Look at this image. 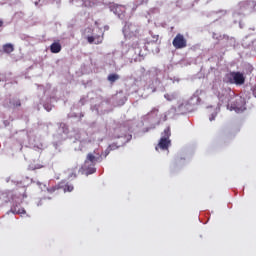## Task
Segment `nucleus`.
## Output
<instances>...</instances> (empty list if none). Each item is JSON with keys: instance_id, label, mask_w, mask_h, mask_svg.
Returning <instances> with one entry per match:
<instances>
[{"instance_id": "13", "label": "nucleus", "mask_w": 256, "mask_h": 256, "mask_svg": "<svg viewBox=\"0 0 256 256\" xmlns=\"http://www.w3.org/2000/svg\"><path fill=\"white\" fill-rule=\"evenodd\" d=\"M119 79V74H110L108 76V81H110V83H115V81H118Z\"/></svg>"}, {"instance_id": "12", "label": "nucleus", "mask_w": 256, "mask_h": 256, "mask_svg": "<svg viewBox=\"0 0 256 256\" xmlns=\"http://www.w3.org/2000/svg\"><path fill=\"white\" fill-rule=\"evenodd\" d=\"M12 213H14V215H25V213H27V211H25V208H18L14 207L11 209Z\"/></svg>"}, {"instance_id": "17", "label": "nucleus", "mask_w": 256, "mask_h": 256, "mask_svg": "<svg viewBox=\"0 0 256 256\" xmlns=\"http://www.w3.org/2000/svg\"><path fill=\"white\" fill-rule=\"evenodd\" d=\"M105 155H104V157H107V155H109V153H111V148H107L106 150H105Z\"/></svg>"}, {"instance_id": "15", "label": "nucleus", "mask_w": 256, "mask_h": 256, "mask_svg": "<svg viewBox=\"0 0 256 256\" xmlns=\"http://www.w3.org/2000/svg\"><path fill=\"white\" fill-rule=\"evenodd\" d=\"M149 3V0H136V6L139 7L141 5H147Z\"/></svg>"}, {"instance_id": "5", "label": "nucleus", "mask_w": 256, "mask_h": 256, "mask_svg": "<svg viewBox=\"0 0 256 256\" xmlns=\"http://www.w3.org/2000/svg\"><path fill=\"white\" fill-rule=\"evenodd\" d=\"M172 45L174 48L176 49H185V47H187V39L185 38V36L181 33H178L173 41H172Z\"/></svg>"}, {"instance_id": "11", "label": "nucleus", "mask_w": 256, "mask_h": 256, "mask_svg": "<svg viewBox=\"0 0 256 256\" xmlns=\"http://www.w3.org/2000/svg\"><path fill=\"white\" fill-rule=\"evenodd\" d=\"M3 51L4 53H13L15 51V47L13 46V44L8 43L3 45Z\"/></svg>"}, {"instance_id": "8", "label": "nucleus", "mask_w": 256, "mask_h": 256, "mask_svg": "<svg viewBox=\"0 0 256 256\" xmlns=\"http://www.w3.org/2000/svg\"><path fill=\"white\" fill-rule=\"evenodd\" d=\"M4 107H7L8 109H15V107H21V100L19 99H12L8 102H5Z\"/></svg>"}, {"instance_id": "18", "label": "nucleus", "mask_w": 256, "mask_h": 256, "mask_svg": "<svg viewBox=\"0 0 256 256\" xmlns=\"http://www.w3.org/2000/svg\"><path fill=\"white\" fill-rule=\"evenodd\" d=\"M57 187H52V188H50V189H48V191H49V193H53V192H55V191H57Z\"/></svg>"}, {"instance_id": "10", "label": "nucleus", "mask_w": 256, "mask_h": 256, "mask_svg": "<svg viewBox=\"0 0 256 256\" xmlns=\"http://www.w3.org/2000/svg\"><path fill=\"white\" fill-rule=\"evenodd\" d=\"M60 189H63L64 193H71L73 189H75V187L73 186V184L67 182L66 184L61 183Z\"/></svg>"}, {"instance_id": "3", "label": "nucleus", "mask_w": 256, "mask_h": 256, "mask_svg": "<svg viewBox=\"0 0 256 256\" xmlns=\"http://www.w3.org/2000/svg\"><path fill=\"white\" fill-rule=\"evenodd\" d=\"M169 137H171V128L167 127L162 132V137L158 143V147L163 151H166L167 149H169V145H171V140H169Z\"/></svg>"}, {"instance_id": "2", "label": "nucleus", "mask_w": 256, "mask_h": 256, "mask_svg": "<svg viewBox=\"0 0 256 256\" xmlns=\"http://www.w3.org/2000/svg\"><path fill=\"white\" fill-rule=\"evenodd\" d=\"M97 155V156H95ZM101 154L94 151L93 153H89L86 157V160L84 162V169H86L88 175H93L97 169L95 168V164L97 163L98 159H100Z\"/></svg>"}, {"instance_id": "14", "label": "nucleus", "mask_w": 256, "mask_h": 256, "mask_svg": "<svg viewBox=\"0 0 256 256\" xmlns=\"http://www.w3.org/2000/svg\"><path fill=\"white\" fill-rule=\"evenodd\" d=\"M164 99L166 101H175V99H177V95L176 94H165Z\"/></svg>"}, {"instance_id": "20", "label": "nucleus", "mask_w": 256, "mask_h": 256, "mask_svg": "<svg viewBox=\"0 0 256 256\" xmlns=\"http://www.w3.org/2000/svg\"><path fill=\"white\" fill-rule=\"evenodd\" d=\"M85 31H88V33H91V28H87Z\"/></svg>"}, {"instance_id": "4", "label": "nucleus", "mask_w": 256, "mask_h": 256, "mask_svg": "<svg viewBox=\"0 0 256 256\" xmlns=\"http://www.w3.org/2000/svg\"><path fill=\"white\" fill-rule=\"evenodd\" d=\"M227 79L232 85H245V75L241 72H230Z\"/></svg>"}, {"instance_id": "6", "label": "nucleus", "mask_w": 256, "mask_h": 256, "mask_svg": "<svg viewBox=\"0 0 256 256\" xmlns=\"http://www.w3.org/2000/svg\"><path fill=\"white\" fill-rule=\"evenodd\" d=\"M15 199V196L13 195V192L6 191L3 192L0 190V205H5V203H9Z\"/></svg>"}, {"instance_id": "16", "label": "nucleus", "mask_w": 256, "mask_h": 256, "mask_svg": "<svg viewBox=\"0 0 256 256\" xmlns=\"http://www.w3.org/2000/svg\"><path fill=\"white\" fill-rule=\"evenodd\" d=\"M108 148L110 149V151H115V150L119 149V146H117V144L113 143V144H110L108 146Z\"/></svg>"}, {"instance_id": "7", "label": "nucleus", "mask_w": 256, "mask_h": 256, "mask_svg": "<svg viewBox=\"0 0 256 256\" xmlns=\"http://www.w3.org/2000/svg\"><path fill=\"white\" fill-rule=\"evenodd\" d=\"M87 41L90 44H95V45H101L103 43V34L102 35H94V36H88Z\"/></svg>"}, {"instance_id": "9", "label": "nucleus", "mask_w": 256, "mask_h": 256, "mask_svg": "<svg viewBox=\"0 0 256 256\" xmlns=\"http://www.w3.org/2000/svg\"><path fill=\"white\" fill-rule=\"evenodd\" d=\"M61 49H62V46H61V43L59 41L53 42L50 45L51 53H61Z\"/></svg>"}, {"instance_id": "21", "label": "nucleus", "mask_w": 256, "mask_h": 256, "mask_svg": "<svg viewBox=\"0 0 256 256\" xmlns=\"http://www.w3.org/2000/svg\"><path fill=\"white\" fill-rule=\"evenodd\" d=\"M0 27H3V21L0 20Z\"/></svg>"}, {"instance_id": "1", "label": "nucleus", "mask_w": 256, "mask_h": 256, "mask_svg": "<svg viewBox=\"0 0 256 256\" xmlns=\"http://www.w3.org/2000/svg\"><path fill=\"white\" fill-rule=\"evenodd\" d=\"M218 98L222 103H226L230 111L243 113L245 111V98L236 95L231 88H224L219 92Z\"/></svg>"}, {"instance_id": "19", "label": "nucleus", "mask_w": 256, "mask_h": 256, "mask_svg": "<svg viewBox=\"0 0 256 256\" xmlns=\"http://www.w3.org/2000/svg\"><path fill=\"white\" fill-rule=\"evenodd\" d=\"M215 117H217V114H212L210 117V121H215Z\"/></svg>"}]
</instances>
